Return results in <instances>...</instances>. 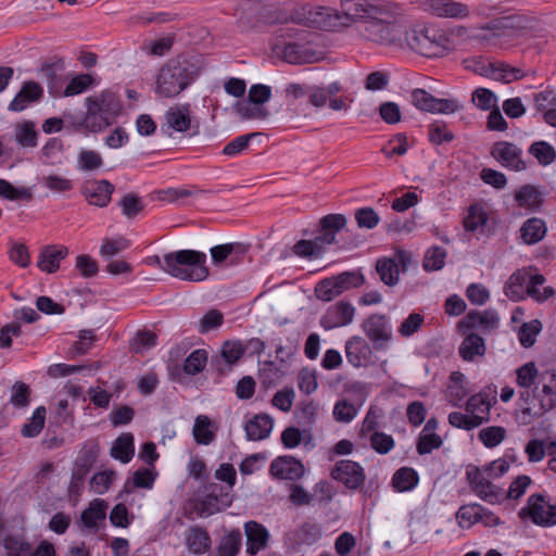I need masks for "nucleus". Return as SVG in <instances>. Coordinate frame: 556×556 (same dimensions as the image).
<instances>
[{
    "mask_svg": "<svg viewBox=\"0 0 556 556\" xmlns=\"http://www.w3.org/2000/svg\"><path fill=\"white\" fill-rule=\"evenodd\" d=\"M341 11L350 20H366L362 36L382 46H402V29L391 22L392 10L384 0H341Z\"/></svg>",
    "mask_w": 556,
    "mask_h": 556,
    "instance_id": "1",
    "label": "nucleus"
},
{
    "mask_svg": "<svg viewBox=\"0 0 556 556\" xmlns=\"http://www.w3.org/2000/svg\"><path fill=\"white\" fill-rule=\"evenodd\" d=\"M199 73L200 68L188 58L172 59L159 71L155 92L163 98H174L187 89Z\"/></svg>",
    "mask_w": 556,
    "mask_h": 556,
    "instance_id": "2",
    "label": "nucleus"
},
{
    "mask_svg": "<svg viewBox=\"0 0 556 556\" xmlns=\"http://www.w3.org/2000/svg\"><path fill=\"white\" fill-rule=\"evenodd\" d=\"M205 263V253L179 250L165 254L164 271L180 280L202 281L208 276Z\"/></svg>",
    "mask_w": 556,
    "mask_h": 556,
    "instance_id": "3",
    "label": "nucleus"
},
{
    "mask_svg": "<svg viewBox=\"0 0 556 556\" xmlns=\"http://www.w3.org/2000/svg\"><path fill=\"white\" fill-rule=\"evenodd\" d=\"M492 403L486 393L471 395L465 405V413L452 412L448 422L452 427L470 431L490 420Z\"/></svg>",
    "mask_w": 556,
    "mask_h": 556,
    "instance_id": "4",
    "label": "nucleus"
},
{
    "mask_svg": "<svg viewBox=\"0 0 556 556\" xmlns=\"http://www.w3.org/2000/svg\"><path fill=\"white\" fill-rule=\"evenodd\" d=\"M405 41L413 51L426 58L444 55L448 43V39L442 31L430 27L407 30Z\"/></svg>",
    "mask_w": 556,
    "mask_h": 556,
    "instance_id": "5",
    "label": "nucleus"
},
{
    "mask_svg": "<svg viewBox=\"0 0 556 556\" xmlns=\"http://www.w3.org/2000/svg\"><path fill=\"white\" fill-rule=\"evenodd\" d=\"M518 516L521 520H530L539 527L548 528L556 525V505L549 504L546 496L535 493L529 496L527 505Z\"/></svg>",
    "mask_w": 556,
    "mask_h": 556,
    "instance_id": "6",
    "label": "nucleus"
},
{
    "mask_svg": "<svg viewBox=\"0 0 556 556\" xmlns=\"http://www.w3.org/2000/svg\"><path fill=\"white\" fill-rule=\"evenodd\" d=\"M500 324L501 317L494 308L472 309L458 321L457 328L463 334L477 331L482 337L496 331Z\"/></svg>",
    "mask_w": 556,
    "mask_h": 556,
    "instance_id": "7",
    "label": "nucleus"
},
{
    "mask_svg": "<svg viewBox=\"0 0 556 556\" xmlns=\"http://www.w3.org/2000/svg\"><path fill=\"white\" fill-rule=\"evenodd\" d=\"M362 330L371 342L374 350L384 351L393 339L390 318L380 313L366 317L362 323Z\"/></svg>",
    "mask_w": 556,
    "mask_h": 556,
    "instance_id": "8",
    "label": "nucleus"
},
{
    "mask_svg": "<svg viewBox=\"0 0 556 556\" xmlns=\"http://www.w3.org/2000/svg\"><path fill=\"white\" fill-rule=\"evenodd\" d=\"M471 490L482 501L490 504H498L505 500L504 492L491 482V476L481 468L469 466L466 471Z\"/></svg>",
    "mask_w": 556,
    "mask_h": 556,
    "instance_id": "9",
    "label": "nucleus"
},
{
    "mask_svg": "<svg viewBox=\"0 0 556 556\" xmlns=\"http://www.w3.org/2000/svg\"><path fill=\"white\" fill-rule=\"evenodd\" d=\"M422 9L438 17L464 20L470 15L466 3L456 0H420Z\"/></svg>",
    "mask_w": 556,
    "mask_h": 556,
    "instance_id": "10",
    "label": "nucleus"
},
{
    "mask_svg": "<svg viewBox=\"0 0 556 556\" xmlns=\"http://www.w3.org/2000/svg\"><path fill=\"white\" fill-rule=\"evenodd\" d=\"M517 16H502L494 18L478 28L475 38L486 47L497 46L504 31L516 26Z\"/></svg>",
    "mask_w": 556,
    "mask_h": 556,
    "instance_id": "11",
    "label": "nucleus"
},
{
    "mask_svg": "<svg viewBox=\"0 0 556 556\" xmlns=\"http://www.w3.org/2000/svg\"><path fill=\"white\" fill-rule=\"evenodd\" d=\"M331 477L351 490L358 489L366 479L364 468L350 459L338 462L331 470Z\"/></svg>",
    "mask_w": 556,
    "mask_h": 556,
    "instance_id": "12",
    "label": "nucleus"
},
{
    "mask_svg": "<svg viewBox=\"0 0 556 556\" xmlns=\"http://www.w3.org/2000/svg\"><path fill=\"white\" fill-rule=\"evenodd\" d=\"M355 316V307L346 301H339L330 305L320 318V326L331 330L350 325Z\"/></svg>",
    "mask_w": 556,
    "mask_h": 556,
    "instance_id": "13",
    "label": "nucleus"
},
{
    "mask_svg": "<svg viewBox=\"0 0 556 556\" xmlns=\"http://www.w3.org/2000/svg\"><path fill=\"white\" fill-rule=\"evenodd\" d=\"M521 149L507 141L495 142L491 155L504 167L520 172L526 169V163L521 159Z\"/></svg>",
    "mask_w": 556,
    "mask_h": 556,
    "instance_id": "14",
    "label": "nucleus"
},
{
    "mask_svg": "<svg viewBox=\"0 0 556 556\" xmlns=\"http://www.w3.org/2000/svg\"><path fill=\"white\" fill-rule=\"evenodd\" d=\"M114 190V185L106 179L88 180L81 187V194L90 205L105 207L111 202Z\"/></svg>",
    "mask_w": 556,
    "mask_h": 556,
    "instance_id": "15",
    "label": "nucleus"
},
{
    "mask_svg": "<svg viewBox=\"0 0 556 556\" xmlns=\"http://www.w3.org/2000/svg\"><path fill=\"white\" fill-rule=\"evenodd\" d=\"M162 130L170 135V130L185 132L191 128L190 104H178L170 106L164 114Z\"/></svg>",
    "mask_w": 556,
    "mask_h": 556,
    "instance_id": "16",
    "label": "nucleus"
},
{
    "mask_svg": "<svg viewBox=\"0 0 556 556\" xmlns=\"http://www.w3.org/2000/svg\"><path fill=\"white\" fill-rule=\"evenodd\" d=\"M269 472L277 479L294 481L304 475V466L292 456H278L271 462Z\"/></svg>",
    "mask_w": 556,
    "mask_h": 556,
    "instance_id": "17",
    "label": "nucleus"
},
{
    "mask_svg": "<svg viewBox=\"0 0 556 556\" xmlns=\"http://www.w3.org/2000/svg\"><path fill=\"white\" fill-rule=\"evenodd\" d=\"M372 349L364 338L353 336L345 342L346 359L353 367L366 366L372 358Z\"/></svg>",
    "mask_w": 556,
    "mask_h": 556,
    "instance_id": "18",
    "label": "nucleus"
},
{
    "mask_svg": "<svg viewBox=\"0 0 556 556\" xmlns=\"http://www.w3.org/2000/svg\"><path fill=\"white\" fill-rule=\"evenodd\" d=\"M43 97V88L34 80L25 81L9 104V110L22 112L30 104L38 102Z\"/></svg>",
    "mask_w": 556,
    "mask_h": 556,
    "instance_id": "19",
    "label": "nucleus"
},
{
    "mask_svg": "<svg viewBox=\"0 0 556 556\" xmlns=\"http://www.w3.org/2000/svg\"><path fill=\"white\" fill-rule=\"evenodd\" d=\"M244 532L247 536V553L249 555L255 556L267 546L270 535L262 523L250 520L244 523Z\"/></svg>",
    "mask_w": 556,
    "mask_h": 556,
    "instance_id": "20",
    "label": "nucleus"
},
{
    "mask_svg": "<svg viewBox=\"0 0 556 556\" xmlns=\"http://www.w3.org/2000/svg\"><path fill=\"white\" fill-rule=\"evenodd\" d=\"M86 103H90L94 110H98L112 122L121 113L122 102L118 96L112 91H102L99 96L89 97Z\"/></svg>",
    "mask_w": 556,
    "mask_h": 556,
    "instance_id": "21",
    "label": "nucleus"
},
{
    "mask_svg": "<svg viewBox=\"0 0 556 556\" xmlns=\"http://www.w3.org/2000/svg\"><path fill=\"white\" fill-rule=\"evenodd\" d=\"M346 225V217L343 214H328L319 220L318 241H321L325 245L334 243L336 236Z\"/></svg>",
    "mask_w": 556,
    "mask_h": 556,
    "instance_id": "22",
    "label": "nucleus"
},
{
    "mask_svg": "<svg viewBox=\"0 0 556 556\" xmlns=\"http://www.w3.org/2000/svg\"><path fill=\"white\" fill-rule=\"evenodd\" d=\"M210 252L215 265H219L226 260H229L230 264H236L245 255L248 248L240 242H232L215 245Z\"/></svg>",
    "mask_w": 556,
    "mask_h": 556,
    "instance_id": "23",
    "label": "nucleus"
},
{
    "mask_svg": "<svg viewBox=\"0 0 556 556\" xmlns=\"http://www.w3.org/2000/svg\"><path fill=\"white\" fill-rule=\"evenodd\" d=\"M68 254L66 247L49 245L39 254L37 266L46 273L52 274L60 267V262Z\"/></svg>",
    "mask_w": 556,
    "mask_h": 556,
    "instance_id": "24",
    "label": "nucleus"
},
{
    "mask_svg": "<svg viewBox=\"0 0 556 556\" xmlns=\"http://www.w3.org/2000/svg\"><path fill=\"white\" fill-rule=\"evenodd\" d=\"M65 70L64 61L56 59L52 62L45 63L41 66V74L46 78L49 92L52 96H60L63 83V72Z\"/></svg>",
    "mask_w": 556,
    "mask_h": 556,
    "instance_id": "25",
    "label": "nucleus"
},
{
    "mask_svg": "<svg viewBox=\"0 0 556 556\" xmlns=\"http://www.w3.org/2000/svg\"><path fill=\"white\" fill-rule=\"evenodd\" d=\"M274 421L266 414L255 415L248 420L244 426L248 440L260 441L269 437L273 430Z\"/></svg>",
    "mask_w": 556,
    "mask_h": 556,
    "instance_id": "26",
    "label": "nucleus"
},
{
    "mask_svg": "<svg viewBox=\"0 0 556 556\" xmlns=\"http://www.w3.org/2000/svg\"><path fill=\"white\" fill-rule=\"evenodd\" d=\"M482 76L508 84L521 79L523 73L520 68L511 67L502 62H490L484 67Z\"/></svg>",
    "mask_w": 556,
    "mask_h": 556,
    "instance_id": "27",
    "label": "nucleus"
},
{
    "mask_svg": "<svg viewBox=\"0 0 556 556\" xmlns=\"http://www.w3.org/2000/svg\"><path fill=\"white\" fill-rule=\"evenodd\" d=\"M282 59L290 64L313 63L317 60L315 52L303 43L287 42L281 51Z\"/></svg>",
    "mask_w": 556,
    "mask_h": 556,
    "instance_id": "28",
    "label": "nucleus"
},
{
    "mask_svg": "<svg viewBox=\"0 0 556 556\" xmlns=\"http://www.w3.org/2000/svg\"><path fill=\"white\" fill-rule=\"evenodd\" d=\"M458 348L459 356L466 362H473L477 356L485 354L484 339L477 332H467Z\"/></svg>",
    "mask_w": 556,
    "mask_h": 556,
    "instance_id": "29",
    "label": "nucleus"
},
{
    "mask_svg": "<svg viewBox=\"0 0 556 556\" xmlns=\"http://www.w3.org/2000/svg\"><path fill=\"white\" fill-rule=\"evenodd\" d=\"M323 536L321 527L315 522H304L299 529L290 535V541L294 546L313 545Z\"/></svg>",
    "mask_w": 556,
    "mask_h": 556,
    "instance_id": "30",
    "label": "nucleus"
},
{
    "mask_svg": "<svg viewBox=\"0 0 556 556\" xmlns=\"http://www.w3.org/2000/svg\"><path fill=\"white\" fill-rule=\"evenodd\" d=\"M244 348L241 342L239 341H226L222 346L220 352V358L224 362V365H222V362L218 359L216 362V369L220 374H225L227 370L230 369L232 365H235L243 355Z\"/></svg>",
    "mask_w": 556,
    "mask_h": 556,
    "instance_id": "31",
    "label": "nucleus"
},
{
    "mask_svg": "<svg viewBox=\"0 0 556 556\" xmlns=\"http://www.w3.org/2000/svg\"><path fill=\"white\" fill-rule=\"evenodd\" d=\"M514 198L520 207L530 211H538L543 204V193L532 185L520 187Z\"/></svg>",
    "mask_w": 556,
    "mask_h": 556,
    "instance_id": "32",
    "label": "nucleus"
},
{
    "mask_svg": "<svg viewBox=\"0 0 556 556\" xmlns=\"http://www.w3.org/2000/svg\"><path fill=\"white\" fill-rule=\"evenodd\" d=\"M529 274L526 269H518L515 271L504 286V293L511 301L518 302L525 299V286L529 281Z\"/></svg>",
    "mask_w": 556,
    "mask_h": 556,
    "instance_id": "33",
    "label": "nucleus"
},
{
    "mask_svg": "<svg viewBox=\"0 0 556 556\" xmlns=\"http://www.w3.org/2000/svg\"><path fill=\"white\" fill-rule=\"evenodd\" d=\"M465 375L453 371L450 376V383L446 389V400L452 406L459 407L462 401L468 395Z\"/></svg>",
    "mask_w": 556,
    "mask_h": 556,
    "instance_id": "34",
    "label": "nucleus"
},
{
    "mask_svg": "<svg viewBox=\"0 0 556 556\" xmlns=\"http://www.w3.org/2000/svg\"><path fill=\"white\" fill-rule=\"evenodd\" d=\"M135 453L134 435L130 432L122 433L111 447V456L123 464L131 460Z\"/></svg>",
    "mask_w": 556,
    "mask_h": 556,
    "instance_id": "35",
    "label": "nucleus"
},
{
    "mask_svg": "<svg viewBox=\"0 0 556 556\" xmlns=\"http://www.w3.org/2000/svg\"><path fill=\"white\" fill-rule=\"evenodd\" d=\"M392 486L397 492H408L414 490L418 482V472L412 467H401L392 477Z\"/></svg>",
    "mask_w": 556,
    "mask_h": 556,
    "instance_id": "36",
    "label": "nucleus"
},
{
    "mask_svg": "<svg viewBox=\"0 0 556 556\" xmlns=\"http://www.w3.org/2000/svg\"><path fill=\"white\" fill-rule=\"evenodd\" d=\"M64 153L63 140L56 137L50 138L40 150L39 160L50 166L62 164Z\"/></svg>",
    "mask_w": 556,
    "mask_h": 556,
    "instance_id": "37",
    "label": "nucleus"
},
{
    "mask_svg": "<svg viewBox=\"0 0 556 556\" xmlns=\"http://www.w3.org/2000/svg\"><path fill=\"white\" fill-rule=\"evenodd\" d=\"M486 222V212L481 204L475 203L468 207L467 214L463 219V226L465 230L469 232H483V227L485 226Z\"/></svg>",
    "mask_w": 556,
    "mask_h": 556,
    "instance_id": "38",
    "label": "nucleus"
},
{
    "mask_svg": "<svg viewBox=\"0 0 556 556\" xmlns=\"http://www.w3.org/2000/svg\"><path fill=\"white\" fill-rule=\"evenodd\" d=\"M376 271L384 285L394 287L399 283L400 268L399 264L393 258H378L376 262Z\"/></svg>",
    "mask_w": 556,
    "mask_h": 556,
    "instance_id": "39",
    "label": "nucleus"
},
{
    "mask_svg": "<svg viewBox=\"0 0 556 556\" xmlns=\"http://www.w3.org/2000/svg\"><path fill=\"white\" fill-rule=\"evenodd\" d=\"M522 240L528 244H534L541 241L546 233V225L543 219L538 217L529 218L520 228Z\"/></svg>",
    "mask_w": 556,
    "mask_h": 556,
    "instance_id": "40",
    "label": "nucleus"
},
{
    "mask_svg": "<svg viewBox=\"0 0 556 556\" xmlns=\"http://www.w3.org/2000/svg\"><path fill=\"white\" fill-rule=\"evenodd\" d=\"M211 419L205 415H199L193 425L192 434L198 444L208 445L215 440V430L212 429Z\"/></svg>",
    "mask_w": 556,
    "mask_h": 556,
    "instance_id": "41",
    "label": "nucleus"
},
{
    "mask_svg": "<svg viewBox=\"0 0 556 556\" xmlns=\"http://www.w3.org/2000/svg\"><path fill=\"white\" fill-rule=\"evenodd\" d=\"M187 546L194 555L206 553L211 546V538L206 530L194 527L186 539Z\"/></svg>",
    "mask_w": 556,
    "mask_h": 556,
    "instance_id": "42",
    "label": "nucleus"
},
{
    "mask_svg": "<svg viewBox=\"0 0 556 556\" xmlns=\"http://www.w3.org/2000/svg\"><path fill=\"white\" fill-rule=\"evenodd\" d=\"M192 506L197 515L203 518L212 516L229 507L230 505L222 504L218 497H215V495L212 496L205 492V495L203 497L195 498L192 502Z\"/></svg>",
    "mask_w": 556,
    "mask_h": 556,
    "instance_id": "43",
    "label": "nucleus"
},
{
    "mask_svg": "<svg viewBox=\"0 0 556 556\" xmlns=\"http://www.w3.org/2000/svg\"><path fill=\"white\" fill-rule=\"evenodd\" d=\"M15 140L23 148H35L38 141L36 125L31 121H26L15 126Z\"/></svg>",
    "mask_w": 556,
    "mask_h": 556,
    "instance_id": "44",
    "label": "nucleus"
},
{
    "mask_svg": "<svg viewBox=\"0 0 556 556\" xmlns=\"http://www.w3.org/2000/svg\"><path fill=\"white\" fill-rule=\"evenodd\" d=\"M242 534L239 529H233L224 535L217 546V556H237L241 548Z\"/></svg>",
    "mask_w": 556,
    "mask_h": 556,
    "instance_id": "45",
    "label": "nucleus"
},
{
    "mask_svg": "<svg viewBox=\"0 0 556 556\" xmlns=\"http://www.w3.org/2000/svg\"><path fill=\"white\" fill-rule=\"evenodd\" d=\"M332 277L341 294L345 291L362 287L366 281L361 269L343 271Z\"/></svg>",
    "mask_w": 556,
    "mask_h": 556,
    "instance_id": "46",
    "label": "nucleus"
},
{
    "mask_svg": "<svg viewBox=\"0 0 556 556\" xmlns=\"http://www.w3.org/2000/svg\"><path fill=\"white\" fill-rule=\"evenodd\" d=\"M545 282V277L541 274L530 276L526 287V295L534 299L538 302H544L555 294L552 287H545L541 292L539 287Z\"/></svg>",
    "mask_w": 556,
    "mask_h": 556,
    "instance_id": "47",
    "label": "nucleus"
},
{
    "mask_svg": "<svg viewBox=\"0 0 556 556\" xmlns=\"http://www.w3.org/2000/svg\"><path fill=\"white\" fill-rule=\"evenodd\" d=\"M87 114L83 121V126L91 132L102 131L110 126L113 122L104 114L94 110L90 103H86Z\"/></svg>",
    "mask_w": 556,
    "mask_h": 556,
    "instance_id": "48",
    "label": "nucleus"
},
{
    "mask_svg": "<svg viewBox=\"0 0 556 556\" xmlns=\"http://www.w3.org/2000/svg\"><path fill=\"white\" fill-rule=\"evenodd\" d=\"M325 244L318 241V236L314 240H299L292 248L293 253L303 258L318 257L324 251Z\"/></svg>",
    "mask_w": 556,
    "mask_h": 556,
    "instance_id": "49",
    "label": "nucleus"
},
{
    "mask_svg": "<svg viewBox=\"0 0 556 556\" xmlns=\"http://www.w3.org/2000/svg\"><path fill=\"white\" fill-rule=\"evenodd\" d=\"M106 505L102 500H96L81 513L80 519L85 527L94 528L99 520L105 518Z\"/></svg>",
    "mask_w": 556,
    "mask_h": 556,
    "instance_id": "50",
    "label": "nucleus"
},
{
    "mask_svg": "<svg viewBox=\"0 0 556 556\" xmlns=\"http://www.w3.org/2000/svg\"><path fill=\"white\" fill-rule=\"evenodd\" d=\"M283 375V370L273 361H265L258 369V378L266 388L275 386Z\"/></svg>",
    "mask_w": 556,
    "mask_h": 556,
    "instance_id": "51",
    "label": "nucleus"
},
{
    "mask_svg": "<svg viewBox=\"0 0 556 556\" xmlns=\"http://www.w3.org/2000/svg\"><path fill=\"white\" fill-rule=\"evenodd\" d=\"M207 355L208 354L204 349L192 351L185 359L184 371L190 376L202 372L207 363Z\"/></svg>",
    "mask_w": 556,
    "mask_h": 556,
    "instance_id": "52",
    "label": "nucleus"
},
{
    "mask_svg": "<svg viewBox=\"0 0 556 556\" xmlns=\"http://www.w3.org/2000/svg\"><path fill=\"white\" fill-rule=\"evenodd\" d=\"M480 511H483V506L480 504H467L458 508L456 518L462 528H470L479 522Z\"/></svg>",
    "mask_w": 556,
    "mask_h": 556,
    "instance_id": "53",
    "label": "nucleus"
},
{
    "mask_svg": "<svg viewBox=\"0 0 556 556\" xmlns=\"http://www.w3.org/2000/svg\"><path fill=\"white\" fill-rule=\"evenodd\" d=\"M0 197L11 201H31L33 193L29 188H16L5 179L0 178Z\"/></svg>",
    "mask_w": 556,
    "mask_h": 556,
    "instance_id": "54",
    "label": "nucleus"
},
{
    "mask_svg": "<svg viewBox=\"0 0 556 556\" xmlns=\"http://www.w3.org/2000/svg\"><path fill=\"white\" fill-rule=\"evenodd\" d=\"M45 420L46 408L43 406H39L34 410L33 416L28 419V421L24 424L21 433L25 438L37 437L43 429Z\"/></svg>",
    "mask_w": 556,
    "mask_h": 556,
    "instance_id": "55",
    "label": "nucleus"
},
{
    "mask_svg": "<svg viewBox=\"0 0 556 556\" xmlns=\"http://www.w3.org/2000/svg\"><path fill=\"white\" fill-rule=\"evenodd\" d=\"M542 330V324L539 319H532L528 323H523L518 331V339L523 348H531L535 341L538 334Z\"/></svg>",
    "mask_w": 556,
    "mask_h": 556,
    "instance_id": "56",
    "label": "nucleus"
},
{
    "mask_svg": "<svg viewBox=\"0 0 556 556\" xmlns=\"http://www.w3.org/2000/svg\"><path fill=\"white\" fill-rule=\"evenodd\" d=\"M224 324V314L217 308H211L199 320L197 330L201 334L218 329Z\"/></svg>",
    "mask_w": 556,
    "mask_h": 556,
    "instance_id": "57",
    "label": "nucleus"
},
{
    "mask_svg": "<svg viewBox=\"0 0 556 556\" xmlns=\"http://www.w3.org/2000/svg\"><path fill=\"white\" fill-rule=\"evenodd\" d=\"M478 438L485 447L493 448L504 441L506 429L501 426L486 427L479 431Z\"/></svg>",
    "mask_w": 556,
    "mask_h": 556,
    "instance_id": "58",
    "label": "nucleus"
},
{
    "mask_svg": "<svg viewBox=\"0 0 556 556\" xmlns=\"http://www.w3.org/2000/svg\"><path fill=\"white\" fill-rule=\"evenodd\" d=\"M529 153L533 155L543 166L552 164L556 159L555 149L545 141H538L532 143L529 148Z\"/></svg>",
    "mask_w": 556,
    "mask_h": 556,
    "instance_id": "59",
    "label": "nucleus"
},
{
    "mask_svg": "<svg viewBox=\"0 0 556 556\" xmlns=\"http://www.w3.org/2000/svg\"><path fill=\"white\" fill-rule=\"evenodd\" d=\"M30 388L22 381H16L11 388L10 403L15 408H25L30 402Z\"/></svg>",
    "mask_w": 556,
    "mask_h": 556,
    "instance_id": "60",
    "label": "nucleus"
},
{
    "mask_svg": "<svg viewBox=\"0 0 556 556\" xmlns=\"http://www.w3.org/2000/svg\"><path fill=\"white\" fill-rule=\"evenodd\" d=\"M118 204L127 218H135L144 208L142 199L132 192L125 194Z\"/></svg>",
    "mask_w": 556,
    "mask_h": 556,
    "instance_id": "61",
    "label": "nucleus"
},
{
    "mask_svg": "<svg viewBox=\"0 0 556 556\" xmlns=\"http://www.w3.org/2000/svg\"><path fill=\"white\" fill-rule=\"evenodd\" d=\"M428 137L433 144L451 142L454 139V135L447 129L446 124L440 121H435L428 126Z\"/></svg>",
    "mask_w": 556,
    "mask_h": 556,
    "instance_id": "62",
    "label": "nucleus"
},
{
    "mask_svg": "<svg viewBox=\"0 0 556 556\" xmlns=\"http://www.w3.org/2000/svg\"><path fill=\"white\" fill-rule=\"evenodd\" d=\"M315 295L323 302H330L341 295L333 277L320 280L315 287Z\"/></svg>",
    "mask_w": 556,
    "mask_h": 556,
    "instance_id": "63",
    "label": "nucleus"
},
{
    "mask_svg": "<svg viewBox=\"0 0 556 556\" xmlns=\"http://www.w3.org/2000/svg\"><path fill=\"white\" fill-rule=\"evenodd\" d=\"M4 548L7 549V556H30L31 554L30 544L16 536L5 538Z\"/></svg>",
    "mask_w": 556,
    "mask_h": 556,
    "instance_id": "64",
    "label": "nucleus"
}]
</instances>
